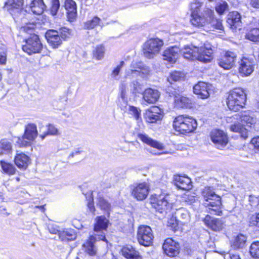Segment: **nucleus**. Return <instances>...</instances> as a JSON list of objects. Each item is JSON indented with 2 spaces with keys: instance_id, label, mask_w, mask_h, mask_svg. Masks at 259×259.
Listing matches in <instances>:
<instances>
[{
  "instance_id": "nucleus-1",
  "label": "nucleus",
  "mask_w": 259,
  "mask_h": 259,
  "mask_svg": "<svg viewBox=\"0 0 259 259\" xmlns=\"http://www.w3.org/2000/svg\"><path fill=\"white\" fill-rule=\"evenodd\" d=\"M202 3L195 1L190 4L191 22L192 25L197 27H202L210 24L213 28L218 30H223V26L222 21L214 17L213 10L205 8L202 12H200V8Z\"/></svg>"
},
{
  "instance_id": "nucleus-2",
  "label": "nucleus",
  "mask_w": 259,
  "mask_h": 259,
  "mask_svg": "<svg viewBox=\"0 0 259 259\" xmlns=\"http://www.w3.org/2000/svg\"><path fill=\"white\" fill-rule=\"evenodd\" d=\"M109 220L104 216L98 217L96 219L94 225V234L91 235L89 239L82 245V249L90 256L97 254L98 248L96 245L97 240H105V236L104 231L108 227Z\"/></svg>"
},
{
  "instance_id": "nucleus-3",
  "label": "nucleus",
  "mask_w": 259,
  "mask_h": 259,
  "mask_svg": "<svg viewBox=\"0 0 259 259\" xmlns=\"http://www.w3.org/2000/svg\"><path fill=\"white\" fill-rule=\"evenodd\" d=\"M23 3L24 0H8L5 4V8L17 21L21 20L22 24H26V25L21 27L22 31L30 33L34 29L35 25L33 23H26L25 18L26 11L22 8Z\"/></svg>"
},
{
  "instance_id": "nucleus-4",
  "label": "nucleus",
  "mask_w": 259,
  "mask_h": 259,
  "mask_svg": "<svg viewBox=\"0 0 259 259\" xmlns=\"http://www.w3.org/2000/svg\"><path fill=\"white\" fill-rule=\"evenodd\" d=\"M227 121H240L241 123H235L230 126L231 131L238 133L240 136L244 139L248 137L247 130L243 126H247L251 127L256 122L255 118L250 115L249 112L244 111L240 114H235L232 117L227 118Z\"/></svg>"
},
{
  "instance_id": "nucleus-5",
  "label": "nucleus",
  "mask_w": 259,
  "mask_h": 259,
  "mask_svg": "<svg viewBox=\"0 0 259 259\" xmlns=\"http://www.w3.org/2000/svg\"><path fill=\"white\" fill-rule=\"evenodd\" d=\"M204 199L203 205L208 208L211 214L222 215V202L220 196L217 195L210 187H205L202 191Z\"/></svg>"
},
{
  "instance_id": "nucleus-6",
  "label": "nucleus",
  "mask_w": 259,
  "mask_h": 259,
  "mask_svg": "<svg viewBox=\"0 0 259 259\" xmlns=\"http://www.w3.org/2000/svg\"><path fill=\"white\" fill-rule=\"evenodd\" d=\"M184 57L189 60H198L204 63L209 62L212 59V50L204 47L197 48L191 46H186L180 50Z\"/></svg>"
},
{
  "instance_id": "nucleus-7",
  "label": "nucleus",
  "mask_w": 259,
  "mask_h": 259,
  "mask_svg": "<svg viewBox=\"0 0 259 259\" xmlns=\"http://www.w3.org/2000/svg\"><path fill=\"white\" fill-rule=\"evenodd\" d=\"M246 102V94L241 88L231 90L227 98V105L230 110L237 111L244 107Z\"/></svg>"
},
{
  "instance_id": "nucleus-8",
  "label": "nucleus",
  "mask_w": 259,
  "mask_h": 259,
  "mask_svg": "<svg viewBox=\"0 0 259 259\" xmlns=\"http://www.w3.org/2000/svg\"><path fill=\"white\" fill-rule=\"evenodd\" d=\"M196 121L192 117L180 115L177 117L174 122L175 130L181 134L191 133L197 127Z\"/></svg>"
},
{
  "instance_id": "nucleus-9",
  "label": "nucleus",
  "mask_w": 259,
  "mask_h": 259,
  "mask_svg": "<svg viewBox=\"0 0 259 259\" xmlns=\"http://www.w3.org/2000/svg\"><path fill=\"white\" fill-rule=\"evenodd\" d=\"M163 44V41L158 38L148 39L143 46L144 56L148 59L153 58L159 54Z\"/></svg>"
},
{
  "instance_id": "nucleus-10",
  "label": "nucleus",
  "mask_w": 259,
  "mask_h": 259,
  "mask_svg": "<svg viewBox=\"0 0 259 259\" xmlns=\"http://www.w3.org/2000/svg\"><path fill=\"white\" fill-rule=\"evenodd\" d=\"M37 136L36 125L34 123H28L25 126L23 136L18 138L17 143L20 147L29 146Z\"/></svg>"
},
{
  "instance_id": "nucleus-11",
  "label": "nucleus",
  "mask_w": 259,
  "mask_h": 259,
  "mask_svg": "<svg viewBox=\"0 0 259 259\" xmlns=\"http://www.w3.org/2000/svg\"><path fill=\"white\" fill-rule=\"evenodd\" d=\"M25 44L22 46V50L29 55L40 53L42 45L37 35L30 33V36L25 39Z\"/></svg>"
},
{
  "instance_id": "nucleus-12",
  "label": "nucleus",
  "mask_w": 259,
  "mask_h": 259,
  "mask_svg": "<svg viewBox=\"0 0 259 259\" xmlns=\"http://www.w3.org/2000/svg\"><path fill=\"white\" fill-rule=\"evenodd\" d=\"M150 73V69L142 62L133 61L130 69L126 72V77H135L140 76L142 78L146 77Z\"/></svg>"
},
{
  "instance_id": "nucleus-13",
  "label": "nucleus",
  "mask_w": 259,
  "mask_h": 259,
  "mask_svg": "<svg viewBox=\"0 0 259 259\" xmlns=\"http://www.w3.org/2000/svg\"><path fill=\"white\" fill-rule=\"evenodd\" d=\"M153 235L151 228L148 226H140L137 232V239L140 245L149 246L153 240Z\"/></svg>"
},
{
  "instance_id": "nucleus-14",
  "label": "nucleus",
  "mask_w": 259,
  "mask_h": 259,
  "mask_svg": "<svg viewBox=\"0 0 259 259\" xmlns=\"http://www.w3.org/2000/svg\"><path fill=\"white\" fill-rule=\"evenodd\" d=\"M210 136L212 142L218 149H223L228 143L227 135L223 131L213 130L211 132Z\"/></svg>"
},
{
  "instance_id": "nucleus-15",
  "label": "nucleus",
  "mask_w": 259,
  "mask_h": 259,
  "mask_svg": "<svg viewBox=\"0 0 259 259\" xmlns=\"http://www.w3.org/2000/svg\"><path fill=\"white\" fill-rule=\"evenodd\" d=\"M162 248L164 253L167 256L175 257L180 253V245L178 242L172 238H168L165 240L162 245Z\"/></svg>"
},
{
  "instance_id": "nucleus-16",
  "label": "nucleus",
  "mask_w": 259,
  "mask_h": 259,
  "mask_svg": "<svg viewBox=\"0 0 259 259\" xmlns=\"http://www.w3.org/2000/svg\"><path fill=\"white\" fill-rule=\"evenodd\" d=\"M132 194L138 200L146 199L148 195L149 187L147 183H142L134 185L131 187Z\"/></svg>"
},
{
  "instance_id": "nucleus-17",
  "label": "nucleus",
  "mask_w": 259,
  "mask_h": 259,
  "mask_svg": "<svg viewBox=\"0 0 259 259\" xmlns=\"http://www.w3.org/2000/svg\"><path fill=\"white\" fill-rule=\"evenodd\" d=\"M237 55L235 53L227 51L224 55L218 60L219 66L226 70L231 69L235 66Z\"/></svg>"
},
{
  "instance_id": "nucleus-18",
  "label": "nucleus",
  "mask_w": 259,
  "mask_h": 259,
  "mask_svg": "<svg viewBox=\"0 0 259 259\" xmlns=\"http://www.w3.org/2000/svg\"><path fill=\"white\" fill-rule=\"evenodd\" d=\"M163 116L162 110L157 106H153L146 110L144 115L146 121L150 123L161 120Z\"/></svg>"
},
{
  "instance_id": "nucleus-19",
  "label": "nucleus",
  "mask_w": 259,
  "mask_h": 259,
  "mask_svg": "<svg viewBox=\"0 0 259 259\" xmlns=\"http://www.w3.org/2000/svg\"><path fill=\"white\" fill-rule=\"evenodd\" d=\"M205 225L212 231L219 232L225 227V221L222 219H217L207 215L204 219Z\"/></svg>"
},
{
  "instance_id": "nucleus-20",
  "label": "nucleus",
  "mask_w": 259,
  "mask_h": 259,
  "mask_svg": "<svg viewBox=\"0 0 259 259\" xmlns=\"http://www.w3.org/2000/svg\"><path fill=\"white\" fill-rule=\"evenodd\" d=\"M254 66L252 59L243 57L239 63V72L242 76H249L254 70Z\"/></svg>"
},
{
  "instance_id": "nucleus-21",
  "label": "nucleus",
  "mask_w": 259,
  "mask_h": 259,
  "mask_svg": "<svg viewBox=\"0 0 259 259\" xmlns=\"http://www.w3.org/2000/svg\"><path fill=\"white\" fill-rule=\"evenodd\" d=\"M194 93L198 95V97L202 99L208 98L211 93L209 87L204 82H199L193 87Z\"/></svg>"
},
{
  "instance_id": "nucleus-22",
  "label": "nucleus",
  "mask_w": 259,
  "mask_h": 259,
  "mask_svg": "<svg viewBox=\"0 0 259 259\" xmlns=\"http://www.w3.org/2000/svg\"><path fill=\"white\" fill-rule=\"evenodd\" d=\"M46 37L48 43L53 48H57L62 44V39L59 32L54 30H49L46 33Z\"/></svg>"
},
{
  "instance_id": "nucleus-23",
  "label": "nucleus",
  "mask_w": 259,
  "mask_h": 259,
  "mask_svg": "<svg viewBox=\"0 0 259 259\" xmlns=\"http://www.w3.org/2000/svg\"><path fill=\"white\" fill-rule=\"evenodd\" d=\"M64 7L67 11L68 20L70 22L74 21L77 16L75 2L73 0H65Z\"/></svg>"
},
{
  "instance_id": "nucleus-24",
  "label": "nucleus",
  "mask_w": 259,
  "mask_h": 259,
  "mask_svg": "<svg viewBox=\"0 0 259 259\" xmlns=\"http://www.w3.org/2000/svg\"><path fill=\"white\" fill-rule=\"evenodd\" d=\"M227 22L230 26V27L233 29H236L240 28L241 26V16L240 13L237 11H233L230 12L228 15Z\"/></svg>"
},
{
  "instance_id": "nucleus-25",
  "label": "nucleus",
  "mask_w": 259,
  "mask_h": 259,
  "mask_svg": "<svg viewBox=\"0 0 259 259\" xmlns=\"http://www.w3.org/2000/svg\"><path fill=\"white\" fill-rule=\"evenodd\" d=\"M174 181L175 185L180 189L189 190L192 187L191 180L188 177L175 176Z\"/></svg>"
},
{
  "instance_id": "nucleus-26",
  "label": "nucleus",
  "mask_w": 259,
  "mask_h": 259,
  "mask_svg": "<svg viewBox=\"0 0 259 259\" xmlns=\"http://www.w3.org/2000/svg\"><path fill=\"white\" fill-rule=\"evenodd\" d=\"M160 97L159 92L155 89L148 88L143 93V99L149 104H154Z\"/></svg>"
},
{
  "instance_id": "nucleus-27",
  "label": "nucleus",
  "mask_w": 259,
  "mask_h": 259,
  "mask_svg": "<svg viewBox=\"0 0 259 259\" xmlns=\"http://www.w3.org/2000/svg\"><path fill=\"white\" fill-rule=\"evenodd\" d=\"M180 52V49L177 46L169 48L166 49L163 53V59L171 63H174L178 58Z\"/></svg>"
},
{
  "instance_id": "nucleus-28",
  "label": "nucleus",
  "mask_w": 259,
  "mask_h": 259,
  "mask_svg": "<svg viewBox=\"0 0 259 259\" xmlns=\"http://www.w3.org/2000/svg\"><path fill=\"white\" fill-rule=\"evenodd\" d=\"M137 136L142 142L152 147L159 150L164 149V146L161 143L152 139L145 133H138Z\"/></svg>"
},
{
  "instance_id": "nucleus-29",
  "label": "nucleus",
  "mask_w": 259,
  "mask_h": 259,
  "mask_svg": "<svg viewBox=\"0 0 259 259\" xmlns=\"http://www.w3.org/2000/svg\"><path fill=\"white\" fill-rule=\"evenodd\" d=\"M46 6L43 0H31L28 8L34 14L39 15L42 14Z\"/></svg>"
},
{
  "instance_id": "nucleus-30",
  "label": "nucleus",
  "mask_w": 259,
  "mask_h": 259,
  "mask_svg": "<svg viewBox=\"0 0 259 259\" xmlns=\"http://www.w3.org/2000/svg\"><path fill=\"white\" fill-rule=\"evenodd\" d=\"M151 203L153 207L160 212H162L163 210L166 209L168 204L167 199L164 197L161 196H159L158 198L151 199Z\"/></svg>"
},
{
  "instance_id": "nucleus-31",
  "label": "nucleus",
  "mask_w": 259,
  "mask_h": 259,
  "mask_svg": "<svg viewBox=\"0 0 259 259\" xmlns=\"http://www.w3.org/2000/svg\"><path fill=\"white\" fill-rule=\"evenodd\" d=\"M14 161L17 166L22 169H25L30 162L29 157L24 153L17 154Z\"/></svg>"
},
{
  "instance_id": "nucleus-32",
  "label": "nucleus",
  "mask_w": 259,
  "mask_h": 259,
  "mask_svg": "<svg viewBox=\"0 0 259 259\" xmlns=\"http://www.w3.org/2000/svg\"><path fill=\"white\" fill-rule=\"evenodd\" d=\"M122 255L127 259H142L139 251L132 246L123 247L122 249Z\"/></svg>"
},
{
  "instance_id": "nucleus-33",
  "label": "nucleus",
  "mask_w": 259,
  "mask_h": 259,
  "mask_svg": "<svg viewBox=\"0 0 259 259\" xmlns=\"http://www.w3.org/2000/svg\"><path fill=\"white\" fill-rule=\"evenodd\" d=\"M0 165L4 173L9 175H13L15 174L16 169L13 164L4 160H1Z\"/></svg>"
},
{
  "instance_id": "nucleus-34",
  "label": "nucleus",
  "mask_w": 259,
  "mask_h": 259,
  "mask_svg": "<svg viewBox=\"0 0 259 259\" xmlns=\"http://www.w3.org/2000/svg\"><path fill=\"white\" fill-rule=\"evenodd\" d=\"M190 100L189 98L182 96H175V102L176 105L180 108H188L190 106Z\"/></svg>"
},
{
  "instance_id": "nucleus-35",
  "label": "nucleus",
  "mask_w": 259,
  "mask_h": 259,
  "mask_svg": "<svg viewBox=\"0 0 259 259\" xmlns=\"http://www.w3.org/2000/svg\"><path fill=\"white\" fill-rule=\"evenodd\" d=\"M210 2L216 3L215 10L220 15L223 14L225 11L229 10L228 3L223 0H208Z\"/></svg>"
},
{
  "instance_id": "nucleus-36",
  "label": "nucleus",
  "mask_w": 259,
  "mask_h": 259,
  "mask_svg": "<svg viewBox=\"0 0 259 259\" xmlns=\"http://www.w3.org/2000/svg\"><path fill=\"white\" fill-rule=\"evenodd\" d=\"M12 149V143L10 141L6 139L0 141V155L10 153Z\"/></svg>"
},
{
  "instance_id": "nucleus-37",
  "label": "nucleus",
  "mask_w": 259,
  "mask_h": 259,
  "mask_svg": "<svg viewBox=\"0 0 259 259\" xmlns=\"http://www.w3.org/2000/svg\"><path fill=\"white\" fill-rule=\"evenodd\" d=\"M247 39L249 40L259 43V28H253L250 29L245 35Z\"/></svg>"
},
{
  "instance_id": "nucleus-38",
  "label": "nucleus",
  "mask_w": 259,
  "mask_h": 259,
  "mask_svg": "<svg viewBox=\"0 0 259 259\" xmlns=\"http://www.w3.org/2000/svg\"><path fill=\"white\" fill-rule=\"evenodd\" d=\"M246 241V236L242 234H239L235 237L232 243V246L236 249L243 248L245 244Z\"/></svg>"
},
{
  "instance_id": "nucleus-39",
  "label": "nucleus",
  "mask_w": 259,
  "mask_h": 259,
  "mask_svg": "<svg viewBox=\"0 0 259 259\" xmlns=\"http://www.w3.org/2000/svg\"><path fill=\"white\" fill-rule=\"evenodd\" d=\"M47 127L48 131L39 135V137L42 140H44L48 135L57 136L59 135V130L53 124H49Z\"/></svg>"
},
{
  "instance_id": "nucleus-40",
  "label": "nucleus",
  "mask_w": 259,
  "mask_h": 259,
  "mask_svg": "<svg viewBox=\"0 0 259 259\" xmlns=\"http://www.w3.org/2000/svg\"><path fill=\"white\" fill-rule=\"evenodd\" d=\"M97 205L100 207V208L107 212V213L109 214V211L111 210V204L105 198L103 197H99Z\"/></svg>"
},
{
  "instance_id": "nucleus-41",
  "label": "nucleus",
  "mask_w": 259,
  "mask_h": 259,
  "mask_svg": "<svg viewBox=\"0 0 259 259\" xmlns=\"http://www.w3.org/2000/svg\"><path fill=\"white\" fill-rule=\"evenodd\" d=\"M101 20L100 18L95 16L92 19L87 21L84 23V28L87 29H92L99 25Z\"/></svg>"
},
{
  "instance_id": "nucleus-42",
  "label": "nucleus",
  "mask_w": 259,
  "mask_h": 259,
  "mask_svg": "<svg viewBox=\"0 0 259 259\" xmlns=\"http://www.w3.org/2000/svg\"><path fill=\"white\" fill-rule=\"evenodd\" d=\"M105 48L103 45L97 46L93 51V55L97 60L102 59L104 55Z\"/></svg>"
},
{
  "instance_id": "nucleus-43",
  "label": "nucleus",
  "mask_w": 259,
  "mask_h": 259,
  "mask_svg": "<svg viewBox=\"0 0 259 259\" xmlns=\"http://www.w3.org/2000/svg\"><path fill=\"white\" fill-rule=\"evenodd\" d=\"M250 253L254 258H259V241L253 242L250 247Z\"/></svg>"
},
{
  "instance_id": "nucleus-44",
  "label": "nucleus",
  "mask_w": 259,
  "mask_h": 259,
  "mask_svg": "<svg viewBox=\"0 0 259 259\" xmlns=\"http://www.w3.org/2000/svg\"><path fill=\"white\" fill-rule=\"evenodd\" d=\"M177 214L181 219V221L184 223H187L190 221V215L187 210L184 209H180L178 211Z\"/></svg>"
},
{
  "instance_id": "nucleus-45",
  "label": "nucleus",
  "mask_w": 259,
  "mask_h": 259,
  "mask_svg": "<svg viewBox=\"0 0 259 259\" xmlns=\"http://www.w3.org/2000/svg\"><path fill=\"white\" fill-rule=\"evenodd\" d=\"M58 32L61 39L65 40L69 38L71 35V30L65 27L61 28Z\"/></svg>"
},
{
  "instance_id": "nucleus-46",
  "label": "nucleus",
  "mask_w": 259,
  "mask_h": 259,
  "mask_svg": "<svg viewBox=\"0 0 259 259\" xmlns=\"http://www.w3.org/2000/svg\"><path fill=\"white\" fill-rule=\"evenodd\" d=\"M184 76V74L180 71H173L168 77L167 80L171 84V81H177L179 80Z\"/></svg>"
},
{
  "instance_id": "nucleus-47",
  "label": "nucleus",
  "mask_w": 259,
  "mask_h": 259,
  "mask_svg": "<svg viewBox=\"0 0 259 259\" xmlns=\"http://www.w3.org/2000/svg\"><path fill=\"white\" fill-rule=\"evenodd\" d=\"M60 4L59 0H51V7L50 9L51 14L53 16L57 15L60 8Z\"/></svg>"
},
{
  "instance_id": "nucleus-48",
  "label": "nucleus",
  "mask_w": 259,
  "mask_h": 259,
  "mask_svg": "<svg viewBox=\"0 0 259 259\" xmlns=\"http://www.w3.org/2000/svg\"><path fill=\"white\" fill-rule=\"evenodd\" d=\"M129 111L130 113L132 114L136 120H138L140 117L141 115V110L134 106H129Z\"/></svg>"
},
{
  "instance_id": "nucleus-49",
  "label": "nucleus",
  "mask_w": 259,
  "mask_h": 259,
  "mask_svg": "<svg viewBox=\"0 0 259 259\" xmlns=\"http://www.w3.org/2000/svg\"><path fill=\"white\" fill-rule=\"evenodd\" d=\"M124 64V62L123 61H121L120 64L113 69L111 75L112 77L117 79V76L118 75L121 68L123 66Z\"/></svg>"
},
{
  "instance_id": "nucleus-50",
  "label": "nucleus",
  "mask_w": 259,
  "mask_h": 259,
  "mask_svg": "<svg viewBox=\"0 0 259 259\" xmlns=\"http://www.w3.org/2000/svg\"><path fill=\"white\" fill-rule=\"evenodd\" d=\"M66 241L73 240L76 239V235L73 230L67 229L66 230Z\"/></svg>"
},
{
  "instance_id": "nucleus-51",
  "label": "nucleus",
  "mask_w": 259,
  "mask_h": 259,
  "mask_svg": "<svg viewBox=\"0 0 259 259\" xmlns=\"http://www.w3.org/2000/svg\"><path fill=\"white\" fill-rule=\"evenodd\" d=\"M131 85L135 93H141L143 90V85L137 81H134Z\"/></svg>"
},
{
  "instance_id": "nucleus-52",
  "label": "nucleus",
  "mask_w": 259,
  "mask_h": 259,
  "mask_svg": "<svg viewBox=\"0 0 259 259\" xmlns=\"http://www.w3.org/2000/svg\"><path fill=\"white\" fill-rule=\"evenodd\" d=\"M249 224L250 226H256L259 228V213L255 216H252L250 219Z\"/></svg>"
},
{
  "instance_id": "nucleus-53",
  "label": "nucleus",
  "mask_w": 259,
  "mask_h": 259,
  "mask_svg": "<svg viewBox=\"0 0 259 259\" xmlns=\"http://www.w3.org/2000/svg\"><path fill=\"white\" fill-rule=\"evenodd\" d=\"M168 224L169 227L171 228V229L176 231L178 229V224L177 222L176 218H171L168 222Z\"/></svg>"
},
{
  "instance_id": "nucleus-54",
  "label": "nucleus",
  "mask_w": 259,
  "mask_h": 259,
  "mask_svg": "<svg viewBox=\"0 0 259 259\" xmlns=\"http://www.w3.org/2000/svg\"><path fill=\"white\" fill-rule=\"evenodd\" d=\"M249 202L251 205L252 206H258L259 205V196H250Z\"/></svg>"
},
{
  "instance_id": "nucleus-55",
  "label": "nucleus",
  "mask_w": 259,
  "mask_h": 259,
  "mask_svg": "<svg viewBox=\"0 0 259 259\" xmlns=\"http://www.w3.org/2000/svg\"><path fill=\"white\" fill-rule=\"evenodd\" d=\"M48 229L49 232L51 234H59V232L60 231V230H58V228L57 226H54V225H50L48 226Z\"/></svg>"
},
{
  "instance_id": "nucleus-56",
  "label": "nucleus",
  "mask_w": 259,
  "mask_h": 259,
  "mask_svg": "<svg viewBox=\"0 0 259 259\" xmlns=\"http://www.w3.org/2000/svg\"><path fill=\"white\" fill-rule=\"evenodd\" d=\"M88 207L92 213H94L95 208L94 205L93 199L92 197L90 198L89 201L88 203Z\"/></svg>"
},
{
  "instance_id": "nucleus-57",
  "label": "nucleus",
  "mask_w": 259,
  "mask_h": 259,
  "mask_svg": "<svg viewBox=\"0 0 259 259\" xmlns=\"http://www.w3.org/2000/svg\"><path fill=\"white\" fill-rule=\"evenodd\" d=\"M251 143L253 145L254 149L259 151V137L254 138L251 140Z\"/></svg>"
},
{
  "instance_id": "nucleus-58",
  "label": "nucleus",
  "mask_w": 259,
  "mask_h": 259,
  "mask_svg": "<svg viewBox=\"0 0 259 259\" xmlns=\"http://www.w3.org/2000/svg\"><path fill=\"white\" fill-rule=\"evenodd\" d=\"M58 236L62 241H66V230L60 231L59 232Z\"/></svg>"
},
{
  "instance_id": "nucleus-59",
  "label": "nucleus",
  "mask_w": 259,
  "mask_h": 259,
  "mask_svg": "<svg viewBox=\"0 0 259 259\" xmlns=\"http://www.w3.org/2000/svg\"><path fill=\"white\" fill-rule=\"evenodd\" d=\"M7 61V56L5 52L0 54V64H5Z\"/></svg>"
},
{
  "instance_id": "nucleus-60",
  "label": "nucleus",
  "mask_w": 259,
  "mask_h": 259,
  "mask_svg": "<svg viewBox=\"0 0 259 259\" xmlns=\"http://www.w3.org/2000/svg\"><path fill=\"white\" fill-rule=\"evenodd\" d=\"M184 198H185V201L186 202H189L190 203H192L195 201V197L191 195H185Z\"/></svg>"
},
{
  "instance_id": "nucleus-61",
  "label": "nucleus",
  "mask_w": 259,
  "mask_h": 259,
  "mask_svg": "<svg viewBox=\"0 0 259 259\" xmlns=\"http://www.w3.org/2000/svg\"><path fill=\"white\" fill-rule=\"evenodd\" d=\"M249 2L252 7L259 9V0H249Z\"/></svg>"
},
{
  "instance_id": "nucleus-62",
  "label": "nucleus",
  "mask_w": 259,
  "mask_h": 259,
  "mask_svg": "<svg viewBox=\"0 0 259 259\" xmlns=\"http://www.w3.org/2000/svg\"><path fill=\"white\" fill-rule=\"evenodd\" d=\"M81 153V151L79 148L76 149L74 151L72 152L69 155V158H73L74 155L79 154Z\"/></svg>"
},
{
  "instance_id": "nucleus-63",
  "label": "nucleus",
  "mask_w": 259,
  "mask_h": 259,
  "mask_svg": "<svg viewBox=\"0 0 259 259\" xmlns=\"http://www.w3.org/2000/svg\"><path fill=\"white\" fill-rule=\"evenodd\" d=\"M230 257L231 259H241L240 256L236 254L230 255Z\"/></svg>"
},
{
  "instance_id": "nucleus-64",
  "label": "nucleus",
  "mask_w": 259,
  "mask_h": 259,
  "mask_svg": "<svg viewBox=\"0 0 259 259\" xmlns=\"http://www.w3.org/2000/svg\"><path fill=\"white\" fill-rule=\"evenodd\" d=\"M151 152L152 153V152ZM152 153H153V154H155V155H160V154H162V153H153V152H152Z\"/></svg>"
}]
</instances>
